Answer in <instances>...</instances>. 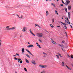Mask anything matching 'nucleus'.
<instances>
[{
    "mask_svg": "<svg viewBox=\"0 0 73 73\" xmlns=\"http://www.w3.org/2000/svg\"><path fill=\"white\" fill-rule=\"evenodd\" d=\"M59 54H60L59 53H58V54L59 55Z\"/></svg>",
    "mask_w": 73,
    "mask_h": 73,
    "instance_id": "338daca9",
    "label": "nucleus"
},
{
    "mask_svg": "<svg viewBox=\"0 0 73 73\" xmlns=\"http://www.w3.org/2000/svg\"><path fill=\"white\" fill-rule=\"evenodd\" d=\"M14 59L16 60H18V58H17L15 57Z\"/></svg>",
    "mask_w": 73,
    "mask_h": 73,
    "instance_id": "72a5a7b5",
    "label": "nucleus"
},
{
    "mask_svg": "<svg viewBox=\"0 0 73 73\" xmlns=\"http://www.w3.org/2000/svg\"><path fill=\"white\" fill-rule=\"evenodd\" d=\"M65 11H66V12H67V8H65Z\"/></svg>",
    "mask_w": 73,
    "mask_h": 73,
    "instance_id": "473e14b6",
    "label": "nucleus"
},
{
    "mask_svg": "<svg viewBox=\"0 0 73 73\" xmlns=\"http://www.w3.org/2000/svg\"><path fill=\"white\" fill-rule=\"evenodd\" d=\"M21 59H20V58H18V62H20V60H21Z\"/></svg>",
    "mask_w": 73,
    "mask_h": 73,
    "instance_id": "4be33fe9",
    "label": "nucleus"
},
{
    "mask_svg": "<svg viewBox=\"0 0 73 73\" xmlns=\"http://www.w3.org/2000/svg\"><path fill=\"white\" fill-rule=\"evenodd\" d=\"M19 63H20V64H22V63H23V61L20 60L19 62Z\"/></svg>",
    "mask_w": 73,
    "mask_h": 73,
    "instance_id": "2f4dec72",
    "label": "nucleus"
},
{
    "mask_svg": "<svg viewBox=\"0 0 73 73\" xmlns=\"http://www.w3.org/2000/svg\"><path fill=\"white\" fill-rule=\"evenodd\" d=\"M47 14H46V16H48V15H47Z\"/></svg>",
    "mask_w": 73,
    "mask_h": 73,
    "instance_id": "bf43d9fd",
    "label": "nucleus"
},
{
    "mask_svg": "<svg viewBox=\"0 0 73 73\" xmlns=\"http://www.w3.org/2000/svg\"><path fill=\"white\" fill-rule=\"evenodd\" d=\"M28 44H30V43H29V42H28Z\"/></svg>",
    "mask_w": 73,
    "mask_h": 73,
    "instance_id": "680f3d73",
    "label": "nucleus"
},
{
    "mask_svg": "<svg viewBox=\"0 0 73 73\" xmlns=\"http://www.w3.org/2000/svg\"><path fill=\"white\" fill-rule=\"evenodd\" d=\"M16 55H17V56H19V54H17V53H16Z\"/></svg>",
    "mask_w": 73,
    "mask_h": 73,
    "instance_id": "a18cd8bd",
    "label": "nucleus"
},
{
    "mask_svg": "<svg viewBox=\"0 0 73 73\" xmlns=\"http://www.w3.org/2000/svg\"><path fill=\"white\" fill-rule=\"evenodd\" d=\"M67 56H68V57H70V56L68 55H67Z\"/></svg>",
    "mask_w": 73,
    "mask_h": 73,
    "instance_id": "3c124183",
    "label": "nucleus"
},
{
    "mask_svg": "<svg viewBox=\"0 0 73 73\" xmlns=\"http://www.w3.org/2000/svg\"><path fill=\"white\" fill-rule=\"evenodd\" d=\"M36 36L38 37H42L43 36V34L42 33H38L36 34Z\"/></svg>",
    "mask_w": 73,
    "mask_h": 73,
    "instance_id": "f257e3e1",
    "label": "nucleus"
},
{
    "mask_svg": "<svg viewBox=\"0 0 73 73\" xmlns=\"http://www.w3.org/2000/svg\"><path fill=\"white\" fill-rule=\"evenodd\" d=\"M43 54H44L45 55H46V53L45 52H43Z\"/></svg>",
    "mask_w": 73,
    "mask_h": 73,
    "instance_id": "37998d69",
    "label": "nucleus"
},
{
    "mask_svg": "<svg viewBox=\"0 0 73 73\" xmlns=\"http://www.w3.org/2000/svg\"><path fill=\"white\" fill-rule=\"evenodd\" d=\"M60 23H62H62H62V22L61 21H60Z\"/></svg>",
    "mask_w": 73,
    "mask_h": 73,
    "instance_id": "5fc2aeb1",
    "label": "nucleus"
},
{
    "mask_svg": "<svg viewBox=\"0 0 73 73\" xmlns=\"http://www.w3.org/2000/svg\"><path fill=\"white\" fill-rule=\"evenodd\" d=\"M62 65L63 66H65V65H64V62H63L62 63Z\"/></svg>",
    "mask_w": 73,
    "mask_h": 73,
    "instance_id": "a211bd4d",
    "label": "nucleus"
},
{
    "mask_svg": "<svg viewBox=\"0 0 73 73\" xmlns=\"http://www.w3.org/2000/svg\"><path fill=\"white\" fill-rule=\"evenodd\" d=\"M25 56H27V57L29 58H30L31 57V56L27 54H25Z\"/></svg>",
    "mask_w": 73,
    "mask_h": 73,
    "instance_id": "f8f14e48",
    "label": "nucleus"
},
{
    "mask_svg": "<svg viewBox=\"0 0 73 73\" xmlns=\"http://www.w3.org/2000/svg\"><path fill=\"white\" fill-rule=\"evenodd\" d=\"M19 18L21 19H23V15H20V17H19Z\"/></svg>",
    "mask_w": 73,
    "mask_h": 73,
    "instance_id": "6e6552de",
    "label": "nucleus"
},
{
    "mask_svg": "<svg viewBox=\"0 0 73 73\" xmlns=\"http://www.w3.org/2000/svg\"><path fill=\"white\" fill-rule=\"evenodd\" d=\"M22 35H21L20 36V37H22Z\"/></svg>",
    "mask_w": 73,
    "mask_h": 73,
    "instance_id": "0e129e2a",
    "label": "nucleus"
},
{
    "mask_svg": "<svg viewBox=\"0 0 73 73\" xmlns=\"http://www.w3.org/2000/svg\"><path fill=\"white\" fill-rule=\"evenodd\" d=\"M62 24H63L64 25H65V26H66V24L65 23H62Z\"/></svg>",
    "mask_w": 73,
    "mask_h": 73,
    "instance_id": "bb28decb",
    "label": "nucleus"
},
{
    "mask_svg": "<svg viewBox=\"0 0 73 73\" xmlns=\"http://www.w3.org/2000/svg\"><path fill=\"white\" fill-rule=\"evenodd\" d=\"M65 42V41H63L62 42V44H63V43H64Z\"/></svg>",
    "mask_w": 73,
    "mask_h": 73,
    "instance_id": "79ce46f5",
    "label": "nucleus"
},
{
    "mask_svg": "<svg viewBox=\"0 0 73 73\" xmlns=\"http://www.w3.org/2000/svg\"><path fill=\"white\" fill-rule=\"evenodd\" d=\"M29 31H30V33H31V34H32L33 35V36H36V35H35L34 34H33V33H32V30H31V29H30L29 30Z\"/></svg>",
    "mask_w": 73,
    "mask_h": 73,
    "instance_id": "1a4fd4ad",
    "label": "nucleus"
},
{
    "mask_svg": "<svg viewBox=\"0 0 73 73\" xmlns=\"http://www.w3.org/2000/svg\"><path fill=\"white\" fill-rule=\"evenodd\" d=\"M30 47L33 48L34 46H33V45L32 44H31L30 45H29L27 46V48H30Z\"/></svg>",
    "mask_w": 73,
    "mask_h": 73,
    "instance_id": "0eeeda50",
    "label": "nucleus"
},
{
    "mask_svg": "<svg viewBox=\"0 0 73 73\" xmlns=\"http://www.w3.org/2000/svg\"><path fill=\"white\" fill-rule=\"evenodd\" d=\"M59 46H60V47H61V48H64V46L63 45H60V44H58Z\"/></svg>",
    "mask_w": 73,
    "mask_h": 73,
    "instance_id": "f3484780",
    "label": "nucleus"
},
{
    "mask_svg": "<svg viewBox=\"0 0 73 73\" xmlns=\"http://www.w3.org/2000/svg\"><path fill=\"white\" fill-rule=\"evenodd\" d=\"M39 41L40 42H42L41 41V40H39Z\"/></svg>",
    "mask_w": 73,
    "mask_h": 73,
    "instance_id": "c03bdc74",
    "label": "nucleus"
},
{
    "mask_svg": "<svg viewBox=\"0 0 73 73\" xmlns=\"http://www.w3.org/2000/svg\"><path fill=\"white\" fill-rule=\"evenodd\" d=\"M46 13L47 15H49V13L48 12V11H46Z\"/></svg>",
    "mask_w": 73,
    "mask_h": 73,
    "instance_id": "393cba45",
    "label": "nucleus"
},
{
    "mask_svg": "<svg viewBox=\"0 0 73 73\" xmlns=\"http://www.w3.org/2000/svg\"><path fill=\"white\" fill-rule=\"evenodd\" d=\"M56 56L57 57V58H59V56L58 55H56Z\"/></svg>",
    "mask_w": 73,
    "mask_h": 73,
    "instance_id": "cd10ccee",
    "label": "nucleus"
},
{
    "mask_svg": "<svg viewBox=\"0 0 73 73\" xmlns=\"http://www.w3.org/2000/svg\"><path fill=\"white\" fill-rule=\"evenodd\" d=\"M72 7V6L70 5L68 7V10H70L71 9V8Z\"/></svg>",
    "mask_w": 73,
    "mask_h": 73,
    "instance_id": "4468645a",
    "label": "nucleus"
},
{
    "mask_svg": "<svg viewBox=\"0 0 73 73\" xmlns=\"http://www.w3.org/2000/svg\"><path fill=\"white\" fill-rule=\"evenodd\" d=\"M71 13L70 12H68V18L70 19V14H71Z\"/></svg>",
    "mask_w": 73,
    "mask_h": 73,
    "instance_id": "423d86ee",
    "label": "nucleus"
},
{
    "mask_svg": "<svg viewBox=\"0 0 73 73\" xmlns=\"http://www.w3.org/2000/svg\"><path fill=\"white\" fill-rule=\"evenodd\" d=\"M38 27H39V28H40V29H41V27H40L39 25L38 26Z\"/></svg>",
    "mask_w": 73,
    "mask_h": 73,
    "instance_id": "09e8293b",
    "label": "nucleus"
},
{
    "mask_svg": "<svg viewBox=\"0 0 73 73\" xmlns=\"http://www.w3.org/2000/svg\"><path fill=\"white\" fill-rule=\"evenodd\" d=\"M64 28H65V29H67V27H66V26H64Z\"/></svg>",
    "mask_w": 73,
    "mask_h": 73,
    "instance_id": "e433bc0d",
    "label": "nucleus"
},
{
    "mask_svg": "<svg viewBox=\"0 0 73 73\" xmlns=\"http://www.w3.org/2000/svg\"><path fill=\"white\" fill-rule=\"evenodd\" d=\"M50 26L52 28H53V26L52 24H50Z\"/></svg>",
    "mask_w": 73,
    "mask_h": 73,
    "instance_id": "a878e982",
    "label": "nucleus"
},
{
    "mask_svg": "<svg viewBox=\"0 0 73 73\" xmlns=\"http://www.w3.org/2000/svg\"><path fill=\"white\" fill-rule=\"evenodd\" d=\"M65 23H67L68 24H70V22H69V21L68 20L66 21V20H65Z\"/></svg>",
    "mask_w": 73,
    "mask_h": 73,
    "instance_id": "2eb2a0df",
    "label": "nucleus"
},
{
    "mask_svg": "<svg viewBox=\"0 0 73 73\" xmlns=\"http://www.w3.org/2000/svg\"><path fill=\"white\" fill-rule=\"evenodd\" d=\"M59 56H60V57H62V56H61V54H59Z\"/></svg>",
    "mask_w": 73,
    "mask_h": 73,
    "instance_id": "de8ad7c7",
    "label": "nucleus"
},
{
    "mask_svg": "<svg viewBox=\"0 0 73 73\" xmlns=\"http://www.w3.org/2000/svg\"><path fill=\"white\" fill-rule=\"evenodd\" d=\"M6 28L7 29L9 28V26H7Z\"/></svg>",
    "mask_w": 73,
    "mask_h": 73,
    "instance_id": "4c0bfd02",
    "label": "nucleus"
},
{
    "mask_svg": "<svg viewBox=\"0 0 73 73\" xmlns=\"http://www.w3.org/2000/svg\"><path fill=\"white\" fill-rule=\"evenodd\" d=\"M66 67H67V68L68 69V70H71V69L69 67V66H67V65H66Z\"/></svg>",
    "mask_w": 73,
    "mask_h": 73,
    "instance_id": "dca6fc26",
    "label": "nucleus"
},
{
    "mask_svg": "<svg viewBox=\"0 0 73 73\" xmlns=\"http://www.w3.org/2000/svg\"><path fill=\"white\" fill-rule=\"evenodd\" d=\"M70 27L72 28H73V27H72V26H70Z\"/></svg>",
    "mask_w": 73,
    "mask_h": 73,
    "instance_id": "052dcab7",
    "label": "nucleus"
},
{
    "mask_svg": "<svg viewBox=\"0 0 73 73\" xmlns=\"http://www.w3.org/2000/svg\"><path fill=\"white\" fill-rule=\"evenodd\" d=\"M16 15V16H17L18 17H19V15Z\"/></svg>",
    "mask_w": 73,
    "mask_h": 73,
    "instance_id": "8fccbe9b",
    "label": "nucleus"
},
{
    "mask_svg": "<svg viewBox=\"0 0 73 73\" xmlns=\"http://www.w3.org/2000/svg\"><path fill=\"white\" fill-rule=\"evenodd\" d=\"M57 27H58V28H60V26H57Z\"/></svg>",
    "mask_w": 73,
    "mask_h": 73,
    "instance_id": "864d4df0",
    "label": "nucleus"
},
{
    "mask_svg": "<svg viewBox=\"0 0 73 73\" xmlns=\"http://www.w3.org/2000/svg\"><path fill=\"white\" fill-rule=\"evenodd\" d=\"M62 3H63L64 4H65V3H64V2L62 0Z\"/></svg>",
    "mask_w": 73,
    "mask_h": 73,
    "instance_id": "58836bf2",
    "label": "nucleus"
},
{
    "mask_svg": "<svg viewBox=\"0 0 73 73\" xmlns=\"http://www.w3.org/2000/svg\"><path fill=\"white\" fill-rule=\"evenodd\" d=\"M55 13L57 15H58V13H57V11L56 10H55Z\"/></svg>",
    "mask_w": 73,
    "mask_h": 73,
    "instance_id": "5701e85b",
    "label": "nucleus"
},
{
    "mask_svg": "<svg viewBox=\"0 0 73 73\" xmlns=\"http://www.w3.org/2000/svg\"><path fill=\"white\" fill-rule=\"evenodd\" d=\"M71 24H72V25H73V24L72 23H71Z\"/></svg>",
    "mask_w": 73,
    "mask_h": 73,
    "instance_id": "774afa93",
    "label": "nucleus"
},
{
    "mask_svg": "<svg viewBox=\"0 0 73 73\" xmlns=\"http://www.w3.org/2000/svg\"><path fill=\"white\" fill-rule=\"evenodd\" d=\"M39 66L40 68H45L48 67V66L46 65H39Z\"/></svg>",
    "mask_w": 73,
    "mask_h": 73,
    "instance_id": "f03ea898",
    "label": "nucleus"
},
{
    "mask_svg": "<svg viewBox=\"0 0 73 73\" xmlns=\"http://www.w3.org/2000/svg\"><path fill=\"white\" fill-rule=\"evenodd\" d=\"M15 28H16V27H13L12 28H11V30H13L15 29Z\"/></svg>",
    "mask_w": 73,
    "mask_h": 73,
    "instance_id": "6ab92c4d",
    "label": "nucleus"
},
{
    "mask_svg": "<svg viewBox=\"0 0 73 73\" xmlns=\"http://www.w3.org/2000/svg\"><path fill=\"white\" fill-rule=\"evenodd\" d=\"M63 4H61L60 5V6H61V7H63Z\"/></svg>",
    "mask_w": 73,
    "mask_h": 73,
    "instance_id": "49530a36",
    "label": "nucleus"
},
{
    "mask_svg": "<svg viewBox=\"0 0 73 73\" xmlns=\"http://www.w3.org/2000/svg\"><path fill=\"white\" fill-rule=\"evenodd\" d=\"M52 22H53V23H54V19H52Z\"/></svg>",
    "mask_w": 73,
    "mask_h": 73,
    "instance_id": "ea45409f",
    "label": "nucleus"
},
{
    "mask_svg": "<svg viewBox=\"0 0 73 73\" xmlns=\"http://www.w3.org/2000/svg\"><path fill=\"white\" fill-rule=\"evenodd\" d=\"M65 19H66V20H68V18H67V17H65Z\"/></svg>",
    "mask_w": 73,
    "mask_h": 73,
    "instance_id": "c9c22d12",
    "label": "nucleus"
},
{
    "mask_svg": "<svg viewBox=\"0 0 73 73\" xmlns=\"http://www.w3.org/2000/svg\"><path fill=\"white\" fill-rule=\"evenodd\" d=\"M66 2L65 3V5H68L69 3H70V1H69V0H66Z\"/></svg>",
    "mask_w": 73,
    "mask_h": 73,
    "instance_id": "7ed1b4c3",
    "label": "nucleus"
},
{
    "mask_svg": "<svg viewBox=\"0 0 73 73\" xmlns=\"http://www.w3.org/2000/svg\"><path fill=\"white\" fill-rule=\"evenodd\" d=\"M51 42L54 45H56V44H57L56 42H54V41L53 40H52Z\"/></svg>",
    "mask_w": 73,
    "mask_h": 73,
    "instance_id": "9d476101",
    "label": "nucleus"
},
{
    "mask_svg": "<svg viewBox=\"0 0 73 73\" xmlns=\"http://www.w3.org/2000/svg\"><path fill=\"white\" fill-rule=\"evenodd\" d=\"M27 30V28L25 27H24L23 28V29L22 30L23 32H25V31Z\"/></svg>",
    "mask_w": 73,
    "mask_h": 73,
    "instance_id": "20e7f679",
    "label": "nucleus"
},
{
    "mask_svg": "<svg viewBox=\"0 0 73 73\" xmlns=\"http://www.w3.org/2000/svg\"><path fill=\"white\" fill-rule=\"evenodd\" d=\"M59 1V0H57V1Z\"/></svg>",
    "mask_w": 73,
    "mask_h": 73,
    "instance_id": "69168bd1",
    "label": "nucleus"
},
{
    "mask_svg": "<svg viewBox=\"0 0 73 73\" xmlns=\"http://www.w3.org/2000/svg\"><path fill=\"white\" fill-rule=\"evenodd\" d=\"M25 60L26 62H27V63H29V61L28 60L26 59Z\"/></svg>",
    "mask_w": 73,
    "mask_h": 73,
    "instance_id": "aec40b11",
    "label": "nucleus"
},
{
    "mask_svg": "<svg viewBox=\"0 0 73 73\" xmlns=\"http://www.w3.org/2000/svg\"><path fill=\"white\" fill-rule=\"evenodd\" d=\"M7 31H9L10 30H11V28H9L7 29Z\"/></svg>",
    "mask_w": 73,
    "mask_h": 73,
    "instance_id": "c756f323",
    "label": "nucleus"
},
{
    "mask_svg": "<svg viewBox=\"0 0 73 73\" xmlns=\"http://www.w3.org/2000/svg\"><path fill=\"white\" fill-rule=\"evenodd\" d=\"M22 53H24V48H23L22 49Z\"/></svg>",
    "mask_w": 73,
    "mask_h": 73,
    "instance_id": "412c9836",
    "label": "nucleus"
},
{
    "mask_svg": "<svg viewBox=\"0 0 73 73\" xmlns=\"http://www.w3.org/2000/svg\"><path fill=\"white\" fill-rule=\"evenodd\" d=\"M48 0H46V1H48Z\"/></svg>",
    "mask_w": 73,
    "mask_h": 73,
    "instance_id": "e2e57ef3",
    "label": "nucleus"
},
{
    "mask_svg": "<svg viewBox=\"0 0 73 73\" xmlns=\"http://www.w3.org/2000/svg\"><path fill=\"white\" fill-rule=\"evenodd\" d=\"M32 63V64H34L35 65V64H36V62H35V60H33L32 62H31Z\"/></svg>",
    "mask_w": 73,
    "mask_h": 73,
    "instance_id": "9b49d317",
    "label": "nucleus"
},
{
    "mask_svg": "<svg viewBox=\"0 0 73 73\" xmlns=\"http://www.w3.org/2000/svg\"><path fill=\"white\" fill-rule=\"evenodd\" d=\"M17 55H13L14 57H16V56Z\"/></svg>",
    "mask_w": 73,
    "mask_h": 73,
    "instance_id": "6e6d98bb",
    "label": "nucleus"
},
{
    "mask_svg": "<svg viewBox=\"0 0 73 73\" xmlns=\"http://www.w3.org/2000/svg\"><path fill=\"white\" fill-rule=\"evenodd\" d=\"M41 72H42V73H45V71L43 70Z\"/></svg>",
    "mask_w": 73,
    "mask_h": 73,
    "instance_id": "a19ab883",
    "label": "nucleus"
},
{
    "mask_svg": "<svg viewBox=\"0 0 73 73\" xmlns=\"http://www.w3.org/2000/svg\"><path fill=\"white\" fill-rule=\"evenodd\" d=\"M71 58H73V55H71Z\"/></svg>",
    "mask_w": 73,
    "mask_h": 73,
    "instance_id": "f704fd0d",
    "label": "nucleus"
},
{
    "mask_svg": "<svg viewBox=\"0 0 73 73\" xmlns=\"http://www.w3.org/2000/svg\"><path fill=\"white\" fill-rule=\"evenodd\" d=\"M36 45L38 47V48H41V46H40V45L39 44H38V43H37V42H36Z\"/></svg>",
    "mask_w": 73,
    "mask_h": 73,
    "instance_id": "ddd939ff",
    "label": "nucleus"
},
{
    "mask_svg": "<svg viewBox=\"0 0 73 73\" xmlns=\"http://www.w3.org/2000/svg\"><path fill=\"white\" fill-rule=\"evenodd\" d=\"M51 5H53V7H55V5H54V4L53 3H52Z\"/></svg>",
    "mask_w": 73,
    "mask_h": 73,
    "instance_id": "b1692460",
    "label": "nucleus"
},
{
    "mask_svg": "<svg viewBox=\"0 0 73 73\" xmlns=\"http://www.w3.org/2000/svg\"><path fill=\"white\" fill-rule=\"evenodd\" d=\"M25 50L27 52H28V53H29V54H31V55H32V56H34V55H33L32 54V53H31V52H30L29 51V50H28L27 49H25Z\"/></svg>",
    "mask_w": 73,
    "mask_h": 73,
    "instance_id": "39448f33",
    "label": "nucleus"
},
{
    "mask_svg": "<svg viewBox=\"0 0 73 73\" xmlns=\"http://www.w3.org/2000/svg\"><path fill=\"white\" fill-rule=\"evenodd\" d=\"M46 31V32H47V33H49V32H48V31Z\"/></svg>",
    "mask_w": 73,
    "mask_h": 73,
    "instance_id": "4d7b16f0",
    "label": "nucleus"
},
{
    "mask_svg": "<svg viewBox=\"0 0 73 73\" xmlns=\"http://www.w3.org/2000/svg\"><path fill=\"white\" fill-rule=\"evenodd\" d=\"M57 44H58V45H60V44H59L58 43H57Z\"/></svg>",
    "mask_w": 73,
    "mask_h": 73,
    "instance_id": "13d9d810",
    "label": "nucleus"
},
{
    "mask_svg": "<svg viewBox=\"0 0 73 73\" xmlns=\"http://www.w3.org/2000/svg\"><path fill=\"white\" fill-rule=\"evenodd\" d=\"M65 33L66 34V37H67V34L66 33V32H65Z\"/></svg>",
    "mask_w": 73,
    "mask_h": 73,
    "instance_id": "603ef678",
    "label": "nucleus"
},
{
    "mask_svg": "<svg viewBox=\"0 0 73 73\" xmlns=\"http://www.w3.org/2000/svg\"><path fill=\"white\" fill-rule=\"evenodd\" d=\"M24 70H25L26 72H27V68H24Z\"/></svg>",
    "mask_w": 73,
    "mask_h": 73,
    "instance_id": "c85d7f7f",
    "label": "nucleus"
},
{
    "mask_svg": "<svg viewBox=\"0 0 73 73\" xmlns=\"http://www.w3.org/2000/svg\"><path fill=\"white\" fill-rule=\"evenodd\" d=\"M35 26H36V27H39L38 26V25L37 24H35Z\"/></svg>",
    "mask_w": 73,
    "mask_h": 73,
    "instance_id": "7c9ffc66",
    "label": "nucleus"
}]
</instances>
